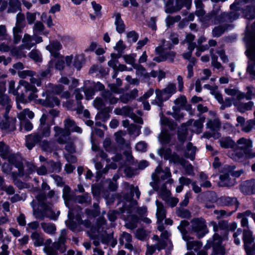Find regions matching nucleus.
Masks as SVG:
<instances>
[{
  "instance_id": "bf43d9fd",
  "label": "nucleus",
  "mask_w": 255,
  "mask_h": 255,
  "mask_svg": "<svg viewBox=\"0 0 255 255\" xmlns=\"http://www.w3.org/2000/svg\"><path fill=\"white\" fill-rule=\"evenodd\" d=\"M225 169L230 174V175L235 177H239L241 175L242 173H243V171L242 170L240 171H234L235 169L234 166H230L229 165H227L225 166Z\"/></svg>"
},
{
  "instance_id": "58836bf2",
  "label": "nucleus",
  "mask_w": 255,
  "mask_h": 255,
  "mask_svg": "<svg viewBox=\"0 0 255 255\" xmlns=\"http://www.w3.org/2000/svg\"><path fill=\"white\" fill-rule=\"evenodd\" d=\"M34 116L33 112L30 111L28 109H25L21 112L19 113L17 116L19 120H26V118L32 119Z\"/></svg>"
},
{
  "instance_id": "f257e3e1",
  "label": "nucleus",
  "mask_w": 255,
  "mask_h": 255,
  "mask_svg": "<svg viewBox=\"0 0 255 255\" xmlns=\"http://www.w3.org/2000/svg\"><path fill=\"white\" fill-rule=\"evenodd\" d=\"M253 141L249 138L241 137L236 142L234 151L229 152V156L236 161L241 162L246 159L255 157L252 149Z\"/></svg>"
},
{
  "instance_id": "7c9ffc66",
  "label": "nucleus",
  "mask_w": 255,
  "mask_h": 255,
  "mask_svg": "<svg viewBox=\"0 0 255 255\" xmlns=\"http://www.w3.org/2000/svg\"><path fill=\"white\" fill-rule=\"evenodd\" d=\"M20 9V2L19 0H8L7 12L15 13Z\"/></svg>"
},
{
  "instance_id": "a19ab883",
  "label": "nucleus",
  "mask_w": 255,
  "mask_h": 255,
  "mask_svg": "<svg viewBox=\"0 0 255 255\" xmlns=\"http://www.w3.org/2000/svg\"><path fill=\"white\" fill-rule=\"evenodd\" d=\"M103 97L106 102H108L110 104H115L118 102V98L114 97L109 92H105L103 94Z\"/></svg>"
},
{
  "instance_id": "2eb2a0df",
  "label": "nucleus",
  "mask_w": 255,
  "mask_h": 255,
  "mask_svg": "<svg viewBox=\"0 0 255 255\" xmlns=\"http://www.w3.org/2000/svg\"><path fill=\"white\" fill-rule=\"evenodd\" d=\"M62 47V45L59 42L55 41L50 43L49 45L46 46V48L54 57L59 58L60 55L59 51L61 49Z\"/></svg>"
},
{
  "instance_id": "e2e57ef3",
  "label": "nucleus",
  "mask_w": 255,
  "mask_h": 255,
  "mask_svg": "<svg viewBox=\"0 0 255 255\" xmlns=\"http://www.w3.org/2000/svg\"><path fill=\"white\" fill-rule=\"evenodd\" d=\"M123 148H125L124 154L126 156L127 159L128 161L131 160L132 156L131 155V151L130 144L128 143H126Z\"/></svg>"
},
{
  "instance_id": "c85d7f7f",
  "label": "nucleus",
  "mask_w": 255,
  "mask_h": 255,
  "mask_svg": "<svg viewBox=\"0 0 255 255\" xmlns=\"http://www.w3.org/2000/svg\"><path fill=\"white\" fill-rule=\"evenodd\" d=\"M196 151V147L193 146L191 142H189L187 144L184 155L186 157L193 160L195 158Z\"/></svg>"
},
{
  "instance_id": "603ef678",
  "label": "nucleus",
  "mask_w": 255,
  "mask_h": 255,
  "mask_svg": "<svg viewBox=\"0 0 255 255\" xmlns=\"http://www.w3.org/2000/svg\"><path fill=\"white\" fill-rule=\"evenodd\" d=\"M181 19L180 15H176L175 16H168L166 18V23L168 27H170L173 25L174 23L179 21Z\"/></svg>"
},
{
  "instance_id": "5fc2aeb1",
  "label": "nucleus",
  "mask_w": 255,
  "mask_h": 255,
  "mask_svg": "<svg viewBox=\"0 0 255 255\" xmlns=\"http://www.w3.org/2000/svg\"><path fill=\"white\" fill-rule=\"evenodd\" d=\"M234 211L231 212H227L225 210H215L214 211V213L216 215H217V218L220 219L221 218H224L227 217H229L231 216L232 213Z\"/></svg>"
},
{
  "instance_id": "c756f323",
  "label": "nucleus",
  "mask_w": 255,
  "mask_h": 255,
  "mask_svg": "<svg viewBox=\"0 0 255 255\" xmlns=\"http://www.w3.org/2000/svg\"><path fill=\"white\" fill-rule=\"evenodd\" d=\"M30 237L33 241V244L35 247L42 246L44 244V238L41 236V234L37 232H33Z\"/></svg>"
},
{
  "instance_id": "0e129e2a",
  "label": "nucleus",
  "mask_w": 255,
  "mask_h": 255,
  "mask_svg": "<svg viewBox=\"0 0 255 255\" xmlns=\"http://www.w3.org/2000/svg\"><path fill=\"white\" fill-rule=\"evenodd\" d=\"M22 30L13 28V42L15 44H17L21 38V36L19 33H21Z\"/></svg>"
},
{
  "instance_id": "774afa93",
  "label": "nucleus",
  "mask_w": 255,
  "mask_h": 255,
  "mask_svg": "<svg viewBox=\"0 0 255 255\" xmlns=\"http://www.w3.org/2000/svg\"><path fill=\"white\" fill-rule=\"evenodd\" d=\"M160 138L163 143H168L170 141V135L167 131H162L160 135Z\"/></svg>"
},
{
  "instance_id": "4be33fe9",
  "label": "nucleus",
  "mask_w": 255,
  "mask_h": 255,
  "mask_svg": "<svg viewBox=\"0 0 255 255\" xmlns=\"http://www.w3.org/2000/svg\"><path fill=\"white\" fill-rule=\"evenodd\" d=\"M192 122V119L189 120L187 123L183 124L179 128L178 136L179 140L181 142H183L186 139L187 133L186 127L191 126Z\"/></svg>"
},
{
  "instance_id": "cd10ccee",
  "label": "nucleus",
  "mask_w": 255,
  "mask_h": 255,
  "mask_svg": "<svg viewBox=\"0 0 255 255\" xmlns=\"http://www.w3.org/2000/svg\"><path fill=\"white\" fill-rule=\"evenodd\" d=\"M221 146L225 148H235L236 142L230 137H227L222 138L219 140Z\"/></svg>"
},
{
  "instance_id": "f8f14e48",
  "label": "nucleus",
  "mask_w": 255,
  "mask_h": 255,
  "mask_svg": "<svg viewBox=\"0 0 255 255\" xmlns=\"http://www.w3.org/2000/svg\"><path fill=\"white\" fill-rule=\"evenodd\" d=\"M243 240L244 242L245 249L248 255H252L253 251L251 249V245L253 242L252 233L248 229L245 228L243 231Z\"/></svg>"
},
{
  "instance_id": "8fccbe9b",
  "label": "nucleus",
  "mask_w": 255,
  "mask_h": 255,
  "mask_svg": "<svg viewBox=\"0 0 255 255\" xmlns=\"http://www.w3.org/2000/svg\"><path fill=\"white\" fill-rule=\"evenodd\" d=\"M125 186L127 187V188L129 189L130 190L131 194L133 196V194L135 193L136 195V198L137 199H139L140 195V192L139 191L138 187H134L132 185H129L128 183L125 182L124 183Z\"/></svg>"
},
{
  "instance_id": "5701e85b",
  "label": "nucleus",
  "mask_w": 255,
  "mask_h": 255,
  "mask_svg": "<svg viewBox=\"0 0 255 255\" xmlns=\"http://www.w3.org/2000/svg\"><path fill=\"white\" fill-rule=\"evenodd\" d=\"M43 231L46 234L54 235L56 234V226L52 223L42 222L40 224Z\"/></svg>"
},
{
  "instance_id": "b1692460",
  "label": "nucleus",
  "mask_w": 255,
  "mask_h": 255,
  "mask_svg": "<svg viewBox=\"0 0 255 255\" xmlns=\"http://www.w3.org/2000/svg\"><path fill=\"white\" fill-rule=\"evenodd\" d=\"M187 102V99L183 95L180 96L174 101L176 107H178L180 109V108H184L186 111H190L192 109L191 106L190 105H186Z\"/></svg>"
},
{
  "instance_id": "052dcab7",
  "label": "nucleus",
  "mask_w": 255,
  "mask_h": 255,
  "mask_svg": "<svg viewBox=\"0 0 255 255\" xmlns=\"http://www.w3.org/2000/svg\"><path fill=\"white\" fill-rule=\"evenodd\" d=\"M40 145L42 148L43 150L48 151L51 152L53 150V144L49 143L46 140H43L40 142Z\"/></svg>"
},
{
  "instance_id": "39448f33",
  "label": "nucleus",
  "mask_w": 255,
  "mask_h": 255,
  "mask_svg": "<svg viewBox=\"0 0 255 255\" xmlns=\"http://www.w3.org/2000/svg\"><path fill=\"white\" fill-rule=\"evenodd\" d=\"M176 92L175 84L169 83L162 90H155L156 99L152 102V104L161 106L164 101L168 100Z\"/></svg>"
},
{
  "instance_id": "1a4fd4ad",
  "label": "nucleus",
  "mask_w": 255,
  "mask_h": 255,
  "mask_svg": "<svg viewBox=\"0 0 255 255\" xmlns=\"http://www.w3.org/2000/svg\"><path fill=\"white\" fill-rule=\"evenodd\" d=\"M166 42L165 39H162L161 40V44L156 48L155 51L157 53H161L162 57L164 61H169L170 62H173L176 54V52L170 50L168 51H165L166 49L165 46H167L170 49H171L172 47L171 44H169V46L168 44L165 45Z\"/></svg>"
},
{
  "instance_id": "ddd939ff",
  "label": "nucleus",
  "mask_w": 255,
  "mask_h": 255,
  "mask_svg": "<svg viewBox=\"0 0 255 255\" xmlns=\"http://www.w3.org/2000/svg\"><path fill=\"white\" fill-rule=\"evenodd\" d=\"M5 110V109H4ZM8 113H6V111H5V113L4 115V121H3L2 123L0 124V127L1 129H7L9 131H13L15 129V123L16 119L15 118H9L8 117Z\"/></svg>"
},
{
  "instance_id": "864d4df0",
  "label": "nucleus",
  "mask_w": 255,
  "mask_h": 255,
  "mask_svg": "<svg viewBox=\"0 0 255 255\" xmlns=\"http://www.w3.org/2000/svg\"><path fill=\"white\" fill-rule=\"evenodd\" d=\"M135 237L141 241L146 240L147 237V232L142 229H138L136 230Z\"/></svg>"
},
{
  "instance_id": "423d86ee",
  "label": "nucleus",
  "mask_w": 255,
  "mask_h": 255,
  "mask_svg": "<svg viewBox=\"0 0 255 255\" xmlns=\"http://www.w3.org/2000/svg\"><path fill=\"white\" fill-rule=\"evenodd\" d=\"M8 148L3 142H0V152L2 153V156L4 158H8V161L11 164H14L18 169L19 175L22 176L24 174L23 163L21 162V157L18 155L10 154L7 155Z\"/></svg>"
},
{
  "instance_id": "09e8293b",
  "label": "nucleus",
  "mask_w": 255,
  "mask_h": 255,
  "mask_svg": "<svg viewBox=\"0 0 255 255\" xmlns=\"http://www.w3.org/2000/svg\"><path fill=\"white\" fill-rule=\"evenodd\" d=\"M34 215L36 219L39 220H43L45 217L49 218L50 219H55V216L53 214H45L44 210L43 213L39 212H34Z\"/></svg>"
},
{
  "instance_id": "7ed1b4c3",
  "label": "nucleus",
  "mask_w": 255,
  "mask_h": 255,
  "mask_svg": "<svg viewBox=\"0 0 255 255\" xmlns=\"http://www.w3.org/2000/svg\"><path fill=\"white\" fill-rule=\"evenodd\" d=\"M64 129L58 126L54 128V136L57 137L58 142L61 144L66 143L71 132L81 133L82 131L80 128L76 126L75 122L70 118H67L64 120Z\"/></svg>"
},
{
  "instance_id": "20e7f679",
  "label": "nucleus",
  "mask_w": 255,
  "mask_h": 255,
  "mask_svg": "<svg viewBox=\"0 0 255 255\" xmlns=\"http://www.w3.org/2000/svg\"><path fill=\"white\" fill-rule=\"evenodd\" d=\"M66 235V231L62 230L58 241L53 243L51 246H45L43 249L44 252L47 255H58V251L64 253L67 249L65 245Z\"/></svg>"
},
{
  "instance_id": "bb28decb",
  "label": "nucleus",
  "mask_w": 255,
  "mask_h": 255,
  "mask_svg": "<svg viewBox=\"0 0 255 255\" xmlns=\"http://www.w3.org/2000/svg\"><path fill=\"white\" fill-rule=\"evenodd\" d=\"M240 190L244 194L252 195L255 194L251 180L246 181L243 182L240 186Z\"/></svg>"
},
{
  "instance_id": "c03bdc74",
  "label": "nucleus",
  "mask_w": 255,
  "mask_h": 255,
  "mask_svg": "<svg viewBox=\"0 0 255 255\" xmlns=\"http://www.w3.org/2000/svg\"><path fill=\"white\" fill-rule=\"evenodd\" d=\"M60 104L59 100L57 97H48L46 98L44 102V105L46 106L54 107L58 106Z\"/></svg>"
},
{
  "instance_id": "f3484780",
  "label": "nucleus",
  "mask_w": 255,
  "mask_h": 255,
  "mask_svg": "<svg viewBox=\"0 0 255 255\" xmlns=\"http://www.w3.org/2000/svg\"><path fill=\"white\" fill-rule=\"evenodd\" d=\"M132 241V237L130 234L124 232L121 236L120 239V244L124 246L125 248L130 250H133V247L131 242Z\"/></svg>"
},
{
  "instance_id": "6ab92c4d",
  "label": "nucleus",
  "mask_w": 255,
  "mask_h": 255,
  "mask_svg": "<svg viewBox=\"0 0 255 255\" xmlns=\"http://www.w3.org/2000/svg\"><path fill=\"white\" fill-rule=\"evenodd\" d=\"M221 204L224 206H235V210L239 207V203L237 199L235 197H231L229 196H222L219 199Z\"/></svg>"
},
{
  "instance_id": "a211bd4d",
  "label": "nucleus",
  "mask_w": 255,
  "mask_h": 255,
  "mask_svg": "<svg viewBox=\"0 0 255 255\" xmlns=\"http://www.w3.org/2000/svg\"><path fill=\"white\" fill-rule=\"evenodd\" d=\"M183 239L187 242V248L189 250H194L198 251L202 247L200 242L193 241V239L188 236V235H183Z\"/></svg>"
},
{
  "instance_id": "79ce46f5",
  "label": "nucleus",
  "mask_w": 255,
  "mask_h": 255,
  "mask_svg": "<svg viewBox=\"0 0 255 255\" xmlns=\"http://www.w3.org/2000/svg\"><path fill=\"white\" fill-rule=\"evenodd\" d=\"M199 177L201 187L204 188H210L211 187L212 184L211 182L208 180V177L204 173L201 172L199 174Z\"/></svg>"
},
{
  "instance_id": "3c124183",
  "label": "nucleus",
  "mask_w": 255,
  "mask_h": 255,
  "mask_svg": "<svg viewBox=\"0 0 255 255\" xmlns=\"http://www.w3.org/2000/svg\"><path fill=\"white\" fill-rule=\"evenodd\" d=\"M193 120V128L192 130L195 132L199 133L201 132V129L203 128V122L201 120L194 121Z\"/></svg>"
},
{
  "instance_id": "69168bd1",
  "label": "nucleus",
  "mask_w": 255,
  "mask_h": 255,
  "mask_svg": "<svg viewBox=\"0 0 255 255\" xmlns=\"http://www.w3.org/2000/svg\"><path fill=\"white\" fill-rule=\"evenodd\" d=\"M18 76L21 78H25L27 76H34L36 75L35 72L31 70H24L18 72Z\"/></svg>"
},
{
  "instance_id": "338daca9",
  "label": "nucleus",
  "mask_w": 255,
  "mask_h": 255,
  "mask_svg": "<svg viewBox=\"0 0 255 255\" xmlns=\"http://www.w3.org/2000/svg\"><path fill=\"white\" fill-rule=\"evenodd\" d=\"M170 161L173 162L175 163L180 164L183 165L185 162V160L182 158L179 157L176 153H173L172 157H171Z\"/></svg>"
},
{
  "instance_id": "c9c22d12",
  "label": "nucleus",
  "mask_w": 255,
  "mask_h": 255,
  "mask_svg": "<svg viewBox=\"0 0 255 255\" xmlns=\"http://www.w3.org/2000/svg\"><path fill=\"white\" fill-rule=\"evenodd\" d=\"M207 127L212 130H218L221 127V122L217 118L214 120H208Z\"/></svg>"
},
{
  "instance_id": "412c9836",
  "label": "nucleus",
  "mask_w": 255,
  "mask_h": 255,
  "mask_svg": "<svg viewBox=\"0 0 255 255\" xmlns=\"http://www.w3.org/2000/svg\"><path fill=\"white\" fill-rule=\"evenodd\" d=\"M153 175L157 179H161L164 180L171 176V173L169 168H166L164 170H162L160 166H158L155 169Z\"/></svg>"
},
{
  "instance_id": "2f4dec72",
  "label": "nucleus",
  "mask_w": 255,
  "mask_h": 255,
  "mask_svg": "<svg viewBox=\"0 0 255 255\" xmlns=\"http://www.w3.org/2000/svg\"><path fill=\"white\" fill-rule=\"evenodd\" d=\"M46 166L50 172H59L61 171L62 165L59 162H55L52 160H50L46 163Z\"/></svg>"
},
{
  "instance_id": "dca6fc26",
  "label": "nucleus",
  "mask_w": 255,
  "mask_h": 255,
  "mask_svg": "<svg viewBox=\"0 0 255 255\" xmlns=\"http://www.w3.org/2000/svg\"><path fill=\"white\" fill-rule=\"evenodd\" d=\"M237 218L241 219V223L242 227L247 229L249 228L248 225L249 219L253 218L254 220L255 219V214L252 213L249 210H247L243 213H238Z\"/></svg>"
},
{
  "instance_id": "6e6552de",
  "label": "nucleus",
  "mask_w": 255,
  "mask_h": 255,
  "mask_svg": "<svg viewBox=\"0 0 255 255\" xmlns=\"http://www.w3.org/2000/svg\"><path fill=\"white\" fill-rule=\"evenodd\" d=\"M192 230L198 238L203 237L208 232L205 220L203 218H194L191 220Z\"/></svg>"
},
{
  "instance_id": "a878e982",
  "label": "nucleus",
  "mask_w": 255,
  "mask_h": 255,
  "mask_svg": "<svg viewBox=\"0 0 255 255\" xmlns=\"http://www.w3.org/2000/svg\"><path fill=\"white\" fill-rule=\"evenodd\" d=\"M236 14L234 12H231L230 13H223L219 15L215 23L216 22H223L225 21H232V20L237 18L235 16Z\"/></svg>"
},
{
  "instance_id": "13d9d810",
  "label": "nucleus",
  "mask_w": 255,
  "mask_h": 255,
  "mask_svg": "<svg viewBox=\"0 0 255 255\" xmlns=\"http://www.w3.org/2000/svg\"><path fill=\"white\" fill-rule=\"evenodd\" d=\"M20 121V127L21 129L24 128L26 131L31 130L33 128V125L32 123L29 121L23 120Z\"/></svg>"
},
{
  "instance_id": "9b49d317",
  "label": "nucleus",
  "mask_w": 255,
  "mask_h": 255,
  "mask_svg": "<svg viewBox=\"0 0 255 255\" xmlns=\"http://www.w3.org/2000/svg\"><path fill=\"white\" fill-rule=\"evenodd\" d=\"M5 90V84L0 83V109H5L6 113H8L11 108V105L8 97L4 94Z\"/></svg>"
},
{
  "instance_id": "9d476101",
  "label": "nucleus",
  "mask_w": 255,
  "mask_h": 255,
  "mask_svg": "<svg viewBox=\"0 0 255 255\" xmlns=\"http://www.w3.org/2000/svg\"><path fill=\"white\" fill-rule=\"evenodd\" d=\"M21 88H23L27 94V96H25L24 94H21L22 97L24 98L27 96L29 100L35 99L37 97L36 93L38 90L34 85H31L27 81L21 80L19 82V85L18 87L17 91Z\"/></svg>"
},
{
  "instance_id": "0eeeda50",
  "label": "nucleus",
  "mask_w": 255,
  "mask_h": 255,
  "mask_svg": "<svg viewBox=\"0 0 255 255\" xmlns=\"http://www.w3.org/2000/svg\"><path fill=\"white\" fill-rule=\"evenodd\" d=\"M22 42V44L19 47L13 48L11 50L12 54L20 57H25V54L22 50L24 49L29 50L35 45V43L33 42L31 36L27 33L24 34Z\"/></svg>"
},
{
  "instance_id": "de8ad7c7",
  "label": "nucleus",
  "mask_w": 255,
  "mask_h": 255,
  "mask_svg": "<svg viewBox=\"0 0 255 255\" xmlns=\"http://www.w3.org/2000/svg\"><path fill=\"white\" fill-rule=\"evenodd\" d=\"M158 152L161 157H163L164 159L169 160L173 154L171 150L168 148H163L159 150Z\"/></svg>"
},
{
  "instance_id": "4d7b16f0",
  "label": "nucleus",
  "mask_w": 255,
  "mask_h": 255,
  "mask_svg": "<svg viewBox=\"0 0 255 255\" xmlns=\"http://www.w3.org/2000/svg\"><path fill=\"white\" fill-rule=\"evenodd\" d=\"M176 214L178 217L183 218H189L191 217L190 212L185 209H178L176 211Z\"/></svg>"
},
{
  "instance_id": "4c0bfd02",
  "label": "nucleus",
  "mask_w": 255,
  "mask_h": 255,
  "mask_svg": "<svg viewBox=\"0 0 255 255\" xmlns=\"http://www.w3.org/2000/svg\"><path fill=\"white\" fill-rule=\"evenodd\" d=\"M25 25V16L21 13H18L16 16V21L15 26L13 28L21 29Z\"/></svg>"
},
{
  "instance_id": "4468645a",
  "label": "nucleus",
  "mask_w": 255,
  "mask_h": 255,
  "mask_svg": "<svg viewBox=\"0 0 255 255\" xmlns=\"http://www.w3.org/2000/svg\"><path fill=\"white\" fill-rule=\"evenodd\" d=\"M42 139V136L37 133H33L29 134L25 137V145L29 149H32L36 143L40 142Z\"/></svg>"
},
{
  "instance_id": "a18cd8bd",
  "label": "nucleus",
  "mask_w": 255,
  "mask_h": 255,
  "mask_svg": "<svg viewBox=\"0 0 255 255\" xmlns=\"http://www.w3.org/2000/svg\"><path fill=\"white\" fill-rule=\"evenodd\" d=\"M255 126V120L254 119L250 120L246 122L242 128V130L245 132L251 131Z\"/></svg>"
},
{
  "instance_id": "aec40b11",
  "label": "nucleus",
  "mask_w": 255,
  "mask_h": 255,
  "mask_svg": "<svg viewBox=\"0 0 255 255\" xmlns=\"http://www.w3.org/2000/svg\"><path fill=\"white\" fill-rule=\"evenodd\" d=\"M225 173L220 176L219 184L221 186H230L234 184V180H232L229 176L230 174L226 170L225 167L224 168Z\"/></svg>"
},
{
  "instance_id": "393cba45",
  "label": "nucleus",
  "mask_w": 255,
  "mask_h": 255,
  "mask_svg": "<svg viewBox=\"0 0 255 255\" xmlns=\"http://www.w3.org/2000/svg\"><path fill=\"white\" fill-rule=\"evenodd\" d=\"M114 16L115 17V24L116 26L117 31L120 33L124 32L125 30V25L121 18V14L118 12L115 13Z\"/></svg>"
},
{
  "instance_id": "72a5a7b5",
  "label": "nucleus",
  "mask_w": 255,
  "mask_h": 255,
  "mask_svg": "<svg viewBox=\"0 0 255 255\" xmlns=\"http://www.w3.org/2000/svg\"><path fill=\"white\" fill-rule=\"evenodd\" d=\"M235 106L239 112L241 113H245L247 111L252 110L254 104L252 102H249L247 103H239L235 104Z\"/></svg>"
},
{
  "instance_id": "680f3d73",
  "label": "nucleus",
  "mask_w": 255,
  "mask_h": 255,
  "mask_svg": "<svg viewBox=\"0 0 255 255\" xmlns=\"http://www.w3.org/2000/svg\"><path fill=\"white\" fill-rule=\"evenodd\" d=\"M136 54H131L130 55H125L123 56V58L125 61L128 64H130L131 65H133L134 64Z\"/></svg>"
},
{
  "instance_id": "f03ea898",
  "label": "nucleus",
  "mask_w": 255,
  "mask_h": 255,
  "mask_svg": "<svg viewBox=\"0 0 255 255\" xmlns=\"http://www.w3.org/2000/svg\"><path fill=\"white\" fill-rule=\"evenodd\" d=\"M210 225L213 226L215 233L212 241L213 252L211 255H224L225 249L221 245V243L222 240L225 239L228 236V222L226 221H221L217 224L215 222L212 221Z\"/></svg>"
},
{
  "instance_id": "ea45409f",
  "label": "nucleus",
  "mask_w": 255,
  "mask_h": 255,
  "mask_svg": "<svg viewBox=\"0 0 255 255\" xmlns=\"http://www.w3.org/2000/svg\"><path fill=\"white\" fill-rule=\"evenodd\" d=\"M131 109L128 106H125L122 108H116L114 110V113L117 115L129 116L131 113Z\"/></svg>"
},
{
  "instance_id": "6e6d98bb",
  "label": "nucleus",
  "mask_w": 255,
  "mask_h": 255,
  "mask_svg": "<svg viewBox=\"0 0 255 255\" xmlns=\"http://www.w3.org/2000/svg\"><path fill=\"white\" fill-rule=\"evenodd\" d=\"M44 26L43 23L40 21H37L33 27L34 35L41 34L44 30Z\"/></svg>"
},
{
  "instance_id": "37998d69",
  "label": "nucleus",
  "mask_w": 255,
  "mask_h": 255,
  "mask_svg": "<svg viewBox=\"0 0 255 255\" xmlns=\"http://www.w3.org/2000/svg\"><path fill=\"white\" fill-rule=\"evenodd\" d=\"M227 27L226 25H220L214 27L212 31V35L213 37H218L221 36Z\"/></svg>"
},
{
  "instance_id": "f704fd0d",
  "label": "nucleus",
  "mask_w": 255,
  "mask_h": 255,
  "mask_svg": "<svg viewBox=\"0 0 255 255\" xmlns=\"http://www.w3.org/2000/svg\"><path fill=\"white\" fill-rule=\"evenodd\" d=\"M173 112H168L167 114L170 115L176 120L180 121L184 118V114L181 112L180 109L178 107H172Z\"/></svg>"
},
{
  "instance_id": "49530a36",
  "label": "nucleus",
  "mask_w": 255,
  "mask_h": 255,
  "mask_svg": "<svg viewBox=\"0 0 255 255\" xmlns=\"http://www.w3.org/2000/svg\"><path fill=\"white\" fill-rule=\"evenodd\" d=\"M28 56L34 61L37 62L42 61V56L40 52L37 50H32L28 54Z\"/></svg>"
},
{
  "instance_id": "473e14b6",
  "label": "nucleus",
  "mask_w": 255,
  "mask_h": 255,
  "mask_svg": "<svg viewBox=\"0 0 255 255\" xmlns=\"http://www.w3.org/2000/svg\"><path fill=\"white\" fill-rule=\"evenodd\" d=\"M156 216L157 218V222H162V221L165 218V210L164 208L163 205L161 203L156 201Z\"/></svg>"
},
{
  "instance_id": "e433bc0d",
  "label": "nucleus",
  "mask_w": 255,
  "mask_h": 255,
  "mask_svg": "<svg viewBox=\"0 0 255 255\" xmlns=\"http://www.w3.org/2000/svg\"><path fill=\"white\" fill-rule=\"evenodd\" d=\"M37 133L42 136V138L43 137L49 136L50 134V126L48 124L40 125Z\"/></svg>"
}]
</instances>
